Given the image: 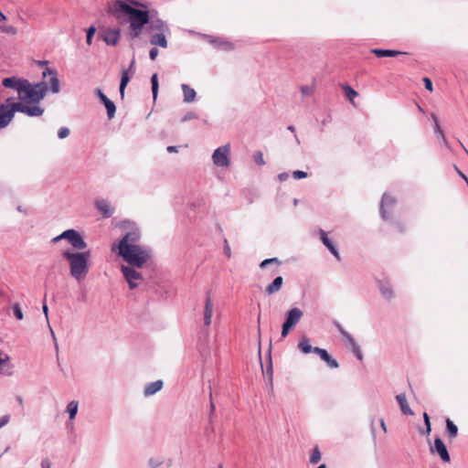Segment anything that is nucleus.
Masks as SVG:
<instances>
[{"label": "nucleus", "mask_w": 468, "mask_h": 468, "mask_svg": "<svg viewBox=\"0 0 468 468\" xmlns=\"http://www.w3.org/2000/svg\"><path fill=\"white\" fill-rule=\"evenodd\" d=\"M13 100V98H7L5 102V104L7 105V110L11 113L12 118H14L16 112L26 113L27 105L21 101L12 102Z\"/></svg>", "instance_id": "6ab92c4d"}, {"label": "nucleus", "mask_w": 468, "mask_h": 468, "mask_svg": "<svg viewBox=\"0 0 468 468\" xmlns=\"http://www.w3.org/2000/svg\"><path fill=\"white\" fill-rule=\"evenodd\" d=\"M351 349L356 357L361 361L363 359V354L361 352L359 346L357 344H355V346H351Z\"/></svg>", "instance_id": "a18cd8bd"}, {"label": "nucleus", "mask_w": 468, "mask_h": 468, "mask_svg": "<svg viewBox=\"0 0 468 468\" xmlns=\"http://www.w3.org/2000/svg\"><path fill=\"white\" fill-rule=\"evenodd\" d=\"M431 118L434 122V133L435 134L437 135V137L439 139L441 140L442 144L447 147V148H450L449 146V144H448V141L444 135V133L443 131L441 130V125H440V122H439V119L437 118L436 115L432 114L431 115Z\"/></svg>", "instance_id": "cd10ccee"}, {"label": "nucleus", "mask_w": 468, "mask_h": 468, "mask_svg": "<svg viewBox=\"0 0 468 468\" xmlns=\"http://www.w3.org/2000/svg\"><path fill=\"white\" fill-rule=\"evenodd\" d=\"M157 55H158V49L155 47L152 48L149 51L150 59L154 60L156 58Z\"/></svg>", "instance_id": "680f3d73"}, {"label": "nucleus", "mask_w": 468, "mask_h": 468, "mask_svg": "<svg viewBox=\"0 0 468 468\" xmlns=\"http://www.w3.org/2000/svg\"><path fill=\"white\" fill-rule=\"evenodd\" d=\"M163 463L161 459L150 458L148 461V464L150 468H159V466Z\"/></svg>", "instance_id": "49530a36"}, {"label": "nucleus", "mask_w": 468, "mask_h": 468, "mask_svg": "<svg viewBox=\"0 0 468 468\" xmlns=\"http://www.w3.org/2000/svg\"><path fill=\"white\" fill-rule=\"evenodd\" d=\"M2 85L5 88L16 90L19 96H21L23 94V90H25V89L27 87V80L16 77H8L3 79Z\"/></svg>", "instance_id": "6e6552de"}, {"label": "nucleus", "mask_w": 468, "mask_h": 468, "mask_svg": "<svg viewBox=\"0 0 468 468\" xmlns=\"http://www.w3.org/2000/svg\"><path fill=\"white\" fill-rule=\"evenodd\" d=\"M198 115L194 112H188L182 117V122H187L193 119H197Z\"/></svg>", "instance_id": "09e8293b"}, {"label": "nucleus", "mask_w": 468, "mask_h": 468, "mask_svg": "<svg viewBox=\"0 0 468 468\" xmlns=\"http://www.w3.org/2000/svg\"><path fill=\"white\" fill-rule=\"evenodd\" d=\"M321 460V452L317 446H315L313 451L312 454L310 456V463L313 464H315L319 463Z\"/></svg>", "instance_id": "58836bf2"}, {"label": "nucleus", "mask_w": 468, "mask_h": 468, "mask_svg": "<svg viewBox=\"0 0 468 468\" xmlns=\"http://www.w3.org/2000/svg\"><path fill=\"white\" fill-rule=\"evenodd\" d=\"M136 267L121 266V271L129 285L130 290L138 288L144 282L142 273L135 269Z\"/></svg>", "instance_id": "423d86ee"}, {"label": "nucleus", "mask_w": 468, "mask_h": 468, "mask_svg": "<svg viewBox=\"0 0 468 468\" xmlns=\"http://www.w3.org/2000/svg\"><path fill=\"white\" fill-rule=\"evenodd\" d=\"M79 403L76 400L69 402L67 405V412L69 413V420H74L78 413Z\"/></svg>", "instance_id": "c9c22d12"}, {"label": "nucleus", "mask_w": 468, "mask_h": 468, "mask_svg": "<svg viewBox=\"0 0 468 468\" xmlns=\"http://www.w3.org/2000/svg\"><path fill=\"white\" fill-rule=\"evenodd\" d=\"M62 257L69 261L70 275L77 281L83 280L89 272L90 251H72L67 250L62 252Z\"/></svg>", "instance_id": "f03ea898"}, {"label": "nucleus", "mask_w": 468, "mask_h": 468, "mask_svg": "<svg viewBox=\"0 0 468 468\" xmlns=\"http://www.w3.org/2000/svg\"><path fill=\"white\" fill-rule=\"evenodd\" d=\"M396 204V199L391 196L384 193L380 201L379 213L381 218L384 220H388L389 218V214L387 211V208H393Z\"/></svg>", "instance_id": "9b49d317"}, {"label": "nucleus", "mask_w": 468, "mask_h": 468, "mask_svg": "<svg viewBox=\"0 0 468 468\" xmlns=\"http://www.w3.org/2000/svg\"><path fill=\"white\" fill-rule=\"evenodd\" d=\"M0 30L4 33H6V34H11V35H16L17 30L15 27L13 26H1L0 27Z\"/></svg>", "instance_id": "37998d69"}, {"label": "nucleus", "mask_w": 468, "mask_h": 468, "mask_svg": "<svg viewBox=\"0 0 468 468\" xmlns=\"http://www.w3.org/2000/svg\"><path fill=\"white\" fill-rule=\"evenodd\" d=\"M314 354L318 355L320 356V358L323 361H324L330 368H337L339 367V364L336 361V359L333 358L329 355L327 350H325L324 348H321V347H318V346H315L314 347Z\"/></svg>", "instance_id": "dca6fc26"}, {"label": "nucleus", "mask_w": 468, "mask_h": 468, "mask_svg": "<svg viewBox=\"0 0 468 468\" xmlns=\"http://www.w3.org/2000/svg\"><path fill=\"white\" fill-rule=\"evenodd\" d=\"M13 120L11 113L5 103L0 105V129L6 127Z\"/></svg>", "instance_id": "393cba45"}, {"label": "nucleus", "mask_w": 468, "mask_h": 468, "mask_svg": "<svg viewBox=\"0 0 468 468\" xmlns=\"http://www.w3.org/2000/svg\"><path fill=\"white\" fill-rule=\"evenodd\" d=\"M121 36L120 28H107L99 33V38L103 40L108 46H116Z\"/></svg>", "instance_id": "1a4fd4ad"}, {"label": "nucleus", "mask_w": 468, "mask_h": 468, "mask_svg": "<svg viewBox=\"0 0 468 468\" xmlns=\"http://www.w3.org/2000/svg\"><path fill=\"white\" fill-rule=\"evenodd\" d=\"M423 82H424L425 89L429 91H432V81L431 80V79L428 77H424Z\"/></svg>", "instance_id": "052dcab7"}, {"label": "nucleus", "mask_w": 468, "mask_h": 468, "mask_svg": "<svg viewBox=\"0 0 468 468\" xmlns=\"http://www.w3.org/2000/svg\"><path fill=\"white\" fill-rule=\"evenodd\" d=\"M334 325L344 338L349 334L347 331L344 329V327L341 325L339 322L335 321Z\"/></svg>", "instance_id": "3c124183"}, {"label": "nucleus", "mask_w": 468, "mask_h": 468, "mask_svg": "<svg viewBox=\"0 0 468 468\" xmlns=\"http://www.w3.org/2000/svg\"><path fill=\"white\" fill-rule=\"evenodd\" d=\"M69 129L68 127H61L58 132V137L59 139H65L69 135Z\"/></svg>", "instance_id": "de8ad7c7"}, {"label": "nucleus", "mask_w": 468, "mask_h": 468, "mask_svg": "<svg viewBox=\"0 0 468 468\" xmlns=\"http://www.w3.org/2000/svg\"><path fill=\"white\" fill-rule=\"evenodd\" d=\"M346 341L350 345V346H355V344H356V340L354 339V337L352 336L351 334H348L346 337H345Z\"/></svg>", "instance_id": "338daca9"}, {"label": "nucleus", "mask_w": 468, "mask_h": 468, "mask_svg": "<svg viewBox=\"0 0 468 468\" xmlns=\"http://www.w3.org/2000/svg\"><path fill=\"white\" fill-rule=\"evenodd\" d=\"M431 451H435L439 454L442 462L450 463L451 457L449 452L447 450L445 443L440 437H436L434 439V448H431Z\"/></svg>", "instance_id": "4468645a"}, {"label": "nucleus", "mask_w": 468, "mask_h": 468, "mask_svg": "<svg viewBox=\"0 0 468 468\" xmlns=\"http://www.w3.org/2000/svg\"><path fill=\"white\" fill-rule=\"evenodd\" d=\"M396 400L399 403V405L400 407V410L404 415L411 416L414 414L407 401L405 393H400V394L397 395Z\"/></svg>", "instance_id": "a878e982"}, {"label": "nucleus", "mask_w": 468, "mask_h": 468, "mask_svg": "<svg viewBox=\"0 0 468 468\" xmlns=\"http://www.w3.org/2000/svg\"><path fill=\"white\" fill-rule=\"evenodd\" d=\"M95 93L101 101V103L105 106L107 111V116L109 120H112L115 116L116 106L112 101H111L101 89H96Z\"/></svg>", "instance_id": "9d476101"}, {"label": "nucleus", "mask_w": 468, "mask_h": 468, "mask_svg": "<svg viewBox=\"0 0 468 468\" xmlns=\"http://www.w3.org/2000/svg\"><path fill=\"white\" fill-rule=\"evenodd\" d=\"M282 283L283 278L282 276L275 277L272 282L266 287L265 292L268 295H271L278 292L281 290Z\"/></svg>", "instance_id": "bb28decb"}, {"label": "nucleus", "mask_w": 468, "mask_h": 468, "mask_svg": "<svg viewBox=\"0 0 468 468\" xmlns=\"http://www.w3.org/2000/svg\"><path fill=\"white\" fill-rule=\"evenodd\" d=\"M181 89H182L183 95H184V102L189 103V102H192L196 99L197 92L189 85L184 83L181 85Z\"/></svg>", "instance_id": "c756f323"}, {"label": "nucleus", "mask_w": 468, "mask_h": 468, "mask_svg": "<svg viewBox=\"0 0 468 468\" xmlns=\"http://www.w3.org/2000/svg\"><path fill=\"white\" fill-rule=\"evenodd\" d=\"M334 325L344 338L349 334L347 331L344 329V327L341 325L339 322L335 321Z\"/></svg>", "instance_id": "8fccbe9b"}, {"label": "nucleus", "mask_w": 468, "mask_h": 468, "mask_svg": "<svg viewBox=\"0 0 468 468\" xmlns=\"http://www.w3.org/2000/svg\"><path fill=\"white\" fill-rule=\"evenodd\" d=\"M9 420H10L9 415H4V416L0 417V429L3 428L5 424H7Z\"/></svg>", "instance_id": "0e129e2a"}, {"label": "nucleus", "mask_w": 468, "mask_h": 468, "mask_svg": "<svg viewBox=\"0 0 468 468\" xmlns=\"http://www.w3.org/2000/svg\"><path fill=\"white\" fill-rule=\"evenodd\" d=\"M371 52L378 58L396 57L398 55L404 54L403 52L399 50L382 48H373Z\"/></svg>", "instance_id": "7c9ffc66"}, {"label": "nucleus", "mask_w": 468, "mask_h": 468, "mask_svg": "<svg viewBox=\"0 0 468 468\" xmlns=\"http://www.w3.org/2000/svg\"><path fill=\"white\" fill-rule=\"evenodd\" d=\"M303 314L300 308L293 307L287 312L285 321L283 323L294 327L302 318Z\"/></svg>", "instance_id": "2eb2a0df"}, {"label": "nucleus", "mask_w": 468, "mask_h": 468, "mask_svg": "<svg viewBox=\"0 0 468 468\" xmlns=\"http://www.w3.org/2000/svg\"><path fill=\"white\" fill-rule=\"evenodd\" d=\"M95 207L101 213L102 217L105 218H111L113 214V211L110 207V204L108 203V201L104 199L96 200Z\"/></svg>", "instance_id": "5701e85b"}, {"label": "nucleus", "mask_w": 468, "mask_h": 468, "mask_svg": "<svg viewBox=\"0 0 468 468\" xmlns=\"http://www.w3.org/2000/svg\"><path fill=\"white\" fill-rule=\"evenodd\" d=\"M320 237L323 244L328 249V250L336 258L337 261L341 260L340 254L333 243V241L327 237L324 230L320 229Z\"/></svg>", "instance_id": "a211bd4d"}, {"label": "nucleus", "mask_w": 468, "mask_h": 468, "mask_svg": "<svg viewBox=\"0 0 468 468\" xmlns=\"http://www.w3.org/2000/svg\"><path fill=\"white\" fill-rule=\"evenodd\" d=\"M208 37H209V42L218 48H221L225 50H231L233 48V44L225 40L222 37H210V36Z\"/></svg>", "instance_id": "c85d7f7f"}, {"label": "nucleus", "mask_w": 468, "mask_h": 468, "mask_svg": "<svg viewBox=\"0 0 468 468\" xmlns=\"http://www.w3.org/2000/svg\"><path fill=\"white\" fill-rule=\"evenodd\" d=\"M122 226L128 229V231L119 241L117 245L118 251L138 245L137 242L141 238V231L139 228L129 220L122 221Z\"/></svg>", "instance_id": "39448f33"}, {"label": "nucleus", "mask_w": 468, "mask_h": 468, "mask_svg": "<svg viewBox=\"0 0 468 468\" xmlns=\"http://www.w3.org/2000/svg\"><path fill=\"white\" fill-rule=\"evenodd\" d=\"M378 289L381 295L388 301L394 297L392 287L388 281H378Z\"/></svg>", "instance_id": "4be33fe9"}, {"label": "nucleus", "mask_w": 468, "mask_h": 468, "mask_svg": "<svg viewBox=\"0 0 468 468\" xmlns=\"http://www.w3.org/2000/svg\"><path fill=\"white\" fill-rule=\"evenodd\" d=\"M41 468H51V463L48 458L41 461Z\"/></svg>", "instance_id": "774afa93"}, {"label": "nucleus", "mask_w": 468, "mask_h": 468, "mask_svg": "<svg viewBox=\"0 0 468 468\" xmlns=\"http://www.w3.org/2000/svg\"><path fill=\"white\" fill-rule=\"evenodd\" d=\"M48 90V85L44 81L31 84L27 80V87L23 90V94L19 96V99L27 103H38L45 98Z\"/></svg>", "instance_id": "20e7f679"}, {"label": "nucleus", "mask_w": 468, "mask_h": 468, "mask_svg": "<svg viewBox=\"0 0 468 468\" xmlns=\"http://www.w3.org/2000/svg\"><path fill=\"white\" fill-rule=\"evenodd\" d=\"M48 75L51 76L48 80L50 90L53 93H58L60 91V86L57 70L55 69L46 68V69L42 72V76L43 78H46Z\"/></svg>", "instance_id": "f8f14e48"}, {"label": "nucleus", "mask_w": 468, "mask_h": 468, "mask_svg": "<svg viewBox=\"0 0 468 468\" xmlns=\"http://www.w3.org/2000/svg\"><path fill=\"white\" fill-rule=\"evenodd\" d=\"M146 5L138 0H115L109 6L108 13L122 23L125 18L129 23V36L132 39L138 38L144 29L150 36L160 32H170L165 21L160 17H151Z\"/></svg>", "instance_id": "f257e3e1"}, {"label": "nucleus", "mask_w": 468, "mask_h": 468, "mask_svg": "<svg viewBox=\"0 0 468 468\" xmlns=\"http://www.w3.org/2000/svg\"><path fill=\"white\" fill-rule=\"evenodd\" d=\"M446 432L449 438L453 439L458 434V427L449 418L446 419Z\"/></svg>", "instance_id": "f704fd0d"}, {"label": "nucleus", "mask_w": 468, "mask_h": 468, "mask_svg": "<svg viewBox=\"0 0 468 468\" xmlns=\"http://www.w3.org/2000/svg\"><path fill=\"white\" fill-rule=\"evenodd\" d=\"M163 386L164 382L162 380H156L147 384L144 389V397H150L154 395L155 393L162 389Z\"/></svg>", "instance_id": "b1692460"}, {"label": "nucleus", "mask_w": 468, "mask_h": 468, "mask_svg": "<svg viewBox=\"0 0 468 468\" xmlns=\"http://www.w3.org/2000/svg\"><path fill=\"white\" fill-rule=\"evenodd\" d=\"M253 159H254V162L259 165H263L265 164V161L263 159V154L261 151H258L255 153Z\"/></svg>", "instance_id": "c03bdc74"}, {"label": "nucleus", "mask_w": 468, "mask_h": 468, "mask_svg": "<svg viewBox=\"0 0 468 468\" xmlns=\"http://www.w3.org/2000/svg\"><path fill=\"white\" fill-rule=\"evenodd\" d=\"M96 32L95 27L91 26L86 31V42L88 45H91L92 38L94 37V34Z\"/></svg>", "instance_id": "a19ab883"}, {"label": "nucleus", "mask_w": 468, "mask_h": 468, "mask_svg": "<svg viewBox=\"0 0 468 468\" xmlns=\"http://www.w3.org/2000/svg\"><path fill=\"white\" fill-rule=\"evenodd\" d=\"M151 85H152V93L154 101L156 100L159 90V82H158V75L157 73H154L151 77Z\"/></svg>", "instance_id": "e433bc0d"}, {"label": "nucleus", "mask_w": 468, "mask_h": 468, "mask_svg": "<svg viewBox=\"0 0 468 468\" xmlns=\"http://www.w3.org/2000/svg\"><path fill=\"white\" fill-rule=\"evenodd\" d=\"M167 34H170V32H160V33H155V34H152L151 37H150V44L154 46V47H161V48H167L168 46V42H167V39H166V35Z\"/></svg>", "instance_id": "aec40b11"}, {"label": "nucleus", "mask_w": 468, "mask_h": 468, "mask_svg": "<svg viewBox=\"0 0 468 468\" xmlns=\"http://www.w3.org/2000/svg\"><path fill=\"white\" fill-rule=\"evenodd\" d=\"M277 264L278 266L281 265V261L278 259V258H269V259H265L263 260L261 263H260V268L261 269H264L266 268L268 265L270 264Z\"/></svg>", "instance_id": "ea45409f"}, {"label": "nucleus", "mask_w": 468, "mask_h": 468, "mask_svg": "<svg viewBox=\"0 0 468 468\" xmlns=\"http://www.w3.org/2000/svg\"><path fill=\"white\" fill-rule=\"evenodd\" d=\"M423 420H424L425 426H428L429 431H431V425L430 416L428 415V413H426V412L423 413Z\"/></svg>", "instance_id": "e2e57ef3"}, {"label": "nucleus", "mask_w": 468, "mask_h": 468, "mask_svg": "<svg viewBox=\"0 0 468 468\" xmlns=\"http://www.w3.org/2000/svg\"><path fill=\"white\" fill-rule=\"evenodd\" d=\"M307 176H308L307 173L304 171H302V170H296L292 173V176L295 179H303V178L307 177Z\"/></svg>", "instance_id": "6e6d98bb"}, {"label": "nucleus", "mask_w": 468, "mask_h": 468, "mask_svg": "<svg viewBox=\"0 0 468 468\" xmlns=\"http://www.w3.org/2000/svg\"><path fill=\"white\" fill-rule=\"evenodd\" d=\"M334 325L344 338L349 334L347 331L344 329V327L341 325L339 322L335 321Z\"/></svg>", "instance_id": "5fc2aeb1"}, {"label": "nucleus", "mask_w": 468, "mask_h": 468, "mask_svg": "<svg viewBox=\"0 0 468 468\" xmlns=\"http://www.w3.org/2000/svg\"><path fill=\"white\" fill-rule=\"evenodd\" d=\"M334 325L344 338L349 334L347 331L344 329V327L341 325L339 322L335 321Z\"/></svg>", "instance_id": "603ef678"}, {"label": "nucleus", "mask_w": 468, "mask_h": 468, "mask_svg": "<svg viewBox=\"0 0 468 468\" xmlns=\"http://www.w3.org/2000/svg\"><path fill=\"white\" fill-rule=\"evenodd\" d=\"M342 88L345 91L346 99H348L350 101H353V100L358 96V93L348 84L344 85Z\"/></svg>", "instance_id": "4c0bfd02"}, {"label": "nucleus", "mask_w": 468, "mask_h": 468, "mask_svg": "<svg viewBox=\"0 0 468 468\" xmlns=\"http://www.w3.org/2000/svg\"><path fill=\"white\" fill-rule=\"evenodd\" d=\"M132 78H133V76L130 75L127 71H124V70L122 71L120 87H119V91H120V95H121L122 99L124 98L125 89Z\"/></svg>", "instance_id": "2f4dec72"}, {"label": "nucleus", "mask_w": 468, "mask_h": 468, "mask_svg": "<svg viewBox=\"0 0 468 468\" xmlns=\"http://www.w3.org/2000/svg\"><path fill=\"white\" fill-rule=\"evenodd\" d=\"M301 91L303 95H310L313 91L312 88L309 86H303L301 88Z\"/></svg>", "instance_id": "69168bd1"}, {"label": "nucleus", "mask_w": 468, "mask_h": 468, "mask_svg": "<svg viewBox=\"0 0 468 468\" xmlns=\"http://www.w3.org/2000/svg\"><path fill=\"white\" fill-rule=\"evenodd\" d=\"M68 241L74 249L79 250H84L87 247V243L81 234L74 229H70V235L69 236Z\"/></svg>", "instance_id": "ddd939ff"}, {"label": "nucleus", "mask_w": 468, "mask_h": 468, "mask_svg": "<svg viewBox=\"0 0 468 468\" xmlns=\"http://www.w3.org/2000/svg\"><path fill=\"white\" fill-rule=\"evenodd\" d=\"M213 314V303L210 296V292H207V297L204 306V324L209 326L211 324V318Z\"/></svg>", "instance_id": "f3484780"}, {"label": "nucleus", "mask_w": 468, "mask_h": 468, "mask_svg": "<svg viewBox=\"0 0 468 468\" xmlns=\"http://www.w3.org/2000/svg\"><path fill=\"white\" fill-rule=\"evenodd\" d=\"M44 112V109L38 105H27L26 113L29 117H38Z\"/></svg>", "instance_id": "72a5a7b5"}, {"label": "nucleus", "mask_w": 468, "mask_h": 468, "mask_svg": "<svg viewBox=\"0 0 468 468\" xmlns=\"http://www.w3.org/2000/svg\"><path fill=\"white\" fill-rule=\"evenodd\" d=\"M298 348L303 354H309L311 352L314 353V347H313L310 344V340L307 336H303L299 343H298Z\"/></svg>", "instance_id": "473e14b6"}, {"label": "nucleus", "mask_w": 468, "mask_h": 468, "mask_svg": "<svg viewBox=\"0 0 468 468\" xmlns=\"http://www.w3.org/2000/svg\"><path fill=\"white\" fill-rule=\"evenodd\" d=\"M334 325L344 338L349 334L347 331L344 329V327L341 325L339 322L335 321Z\"/></svg>", "instance_id": "864d4df0"}, {"label": "nucleus", "mask_w": 468, "mask_h": 468, "mask_svg": "<svg viewBox=\"0 0 468 468\" xmlns=\"http://www.w3.org/2000/svg\"><path fill=\"white\" fill-rule=\"evenodd\" d=\"M124 71H127L130 75H132L133 77L134 73H135V58H133L128 69H123Z\"/></svg>", "instance_id": "13d9d810"}, {"label": "nucleus", "mask_w": 468, "mask_h": 468, "mask_svg": "<svg viewBox=\"0 0 468 468\" xmlns=\"http://www.w3.org/2000/svg\"><path fill=\"white\" fill-rule=\"evenodd\" d=\"M13 312H14V315L15 317L17 319V320H22L23 319V312H22V309L19 305V303H16L14 304L13 306Z\"/></svg>", "instance_id": "79ce46f5"}, {"label": "nucleus", "mask_w": 468, "mask_h": 468, "mask_svg": "<svg viewBox=\"0 0 468 468\" xmlns=\"http://www.w3.org/2000/svg\"><path fill=\"white\" fill-rule=\"evenodd\" d=\"M293 327L286 324H282V333H281V336L282 338L286 337L289 334V332L292 329Z\"/></svg>", "instance_id": "4d7b16f0"}, {"label": "nucleus", "mask_w": 468, "mask_h": 468, "mask_svg": "<svg viewBox=\"0 0 468 468\" xmlns=\"http://www.w3.org/2000/svg\"><path fill=\"white\" fill-rule=\"evenodd\" d=\"M10 357L7 355H5V357H2V353L0 352V375L4 376H12L13 375V365L9 363Z\"/></svg>", "instance_id": "412c9836"}, {"label": "nucleus", "mask_w": 468, "mask_h": 468, "mask_svg": "<svg viewBox=\"0 0 468 468\" xmlns=\"http://www.w3.org/2000/svg\"><path fill=\"white\" fill-rule=\"evenodd\" d=\"M230 146L229 144H225L220 147H218L213 154L212 160L215 165L218 167H227L230 165Z\"/></svg>", "instance_id": "0eeeda50"}, {"label": "nucleus", "mask_w": 468, "mask_h": 468, "mask_svg": "<svg viewBox=\"0 0 468 468\" xmlns=\"http://www.w3.org/2000/svg\"><path fill=\"white\" fill-rule=\"evenodd\" d=\"M118 255L127 262L128 267L142 268L153 255L149 247L136 245L129 249L118 251Z\"/></svg>", "instance_id": "7ed1b4c3"}, {"label": "nucleus", "mask_w": 468, "mask_h": 468, "mask_svg": "<svg viewBox=\"0 0 468 468\" xmlns=\"http://www.w3.org/2000/svg\"><path fill=\"white\" fill-rule=\"evenodd\" d=\"M223 250H224L225 255L228 258L231 257V250H230V247L229 245V242H228L227 239H224V249H223Z\"/></svg>", "instance_id": "bf43d9fd"}]
</instances>
